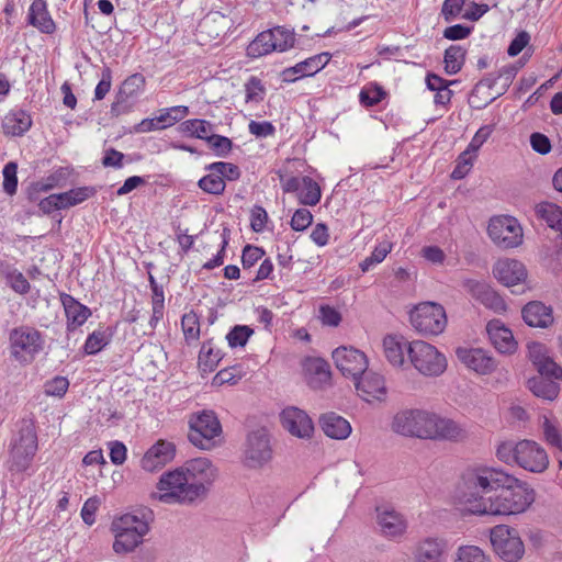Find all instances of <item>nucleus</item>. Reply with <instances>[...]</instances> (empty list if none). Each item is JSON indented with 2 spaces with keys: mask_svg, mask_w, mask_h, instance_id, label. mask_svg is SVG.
<instances>
[{
  "mask_svg": "<svg viewBox=\"0 0 562 562\" xmlns=\"http://www.w3.org/2000/svg\"><path fill=\"white\" fill-rule=\"evenodd\" d=\"M217 475V468L210 459L194 458L164 472L151 497L167 505H192L206 497Z\"/></svg>",
  "mask_w": 562,
  "mask_h": 562,
  "instance_id": "nucleus-1",
  "label": "nucleus"
},
{
  "mask_svg": "<svg viewBox=\"0 0 562 562\" xmlns=\"http://www.w3.org/2000/svg\"><path fill=\"white\" fill-rule=\"evenodd\" d=\"M391 428L401 436L419 439L457 441L465 437V430L454 420L424 409L397 412Z\"/></svg>",
  "mask_w": 562,
  "mask_h": 562,
  "instance_id": "nucleus-2",
  "label": "nucleus"
},
{
  "mask_svg": "<svg viewBox=\"0 0 562 562\" xmlns=\"http://www.w3.org/2000/svg\"><path fill=\"white\" fill-rule=\"evenodd\" d=\"M508 473L501 468L475 464L467 468L458 487V501L471 514L477 515L476 510L482 509L487 496L498 486L508 481Z\"/></svg>",
  "mask_w": 562,
  "mask_h": 562,
  "instance_id": "nucleus-3",
  "label": "nucleus"
},
{
  "mask_svg": "<svg viewBox=\"0 0 562 562\" xmlns=\"http://www.w3.org/2000/svg\"><path fill=\"white\" fill-rule=\"evenodd\" d=\"M508 481L498 484L495 493L487 496L479 516H512L525 513L535 502L536 493L527 483L508 474Z\"/></svg>",
  "mask_w": 562,
  "mask_h": 562,
  "instance_id": "nucleus-4",
  "label": "nucleus"
},
{
  "mask_svg": "<svg viewBox=\"0 0 562 562\" xmlns=\"http://www.w3.org/2000/svg\"><path fill=\"white\" fill-rule=\"evenodd\" d=\"M528 357L539 372V376L528 380L529 390L543 400L553 401L560 393L559 382L562 381V367L550 356L548 348L541 342L528 344Z\"/></svg>",
  "mask_w": 562,
  "mask_h": 562,
  "instance_id": "nucleus-5",
  "label": "nucleus"
},
{
  "mask_svg": "<svg viewBox=\"0 0 562 562\" xmlns=\"http://www.w3.org/2000/svg\"><path fill=\"white\" fill-rule=\"evenodd\" d=\"M496 457L507 465H517L531 473H542L549 467V456L537 441L522 439L507 440L496 447Z\"/></svg>",
  "mask_w": 562,
  "mask_h": 562,
  "instance_id": "nucleus-6",
  "label": "nucleus"
},
{
  "mask_svg": "<svg viewBox=\"0 0 562 562\" xmlns=\"http://www.w3.org/2000/svg\"><path fill=\"white\" fill-rule=\"evenodd\" d=\"M149 516L146 514H124L112 521L114 535L113 550L123 554L133 552L143 543L149 531Z\"/></svg>",
  "mask_w": 562,
  "mask_h": 562,
  "instance_id": "nucleus-7",
  "label": "nucleus"
},
{
  "mask_svg": "<svg viewBox=\"0 0 562 562\" xmlns=\"http://www.w3.org/2000/svg\"><path fill=\"white\" fill-rule=\"evenodd\" d=\"M37 451V435L32 423L25 422L11 443L10 457L7 462L12 473L25 472L32 464Z\"/></svg>",
  "mask_w": 562,
  "mask_h": 562,
  "instance_id": "nucleus-8",
  "label": "nucleus"
},
{
  "mask_svg": "<svg viewBox=\"0 0 562 562\" xmlns=\"http://www.w3.org/2000/svg\"><path fill=\"white\" fill-rule=\"evenodd\" d=\"M190 442L199 449L210 450L214 448L222 434L218 418L212 411H202L192 414L189 419Z\"/></svg>",
  "mask_w": 562,
  "mask_h": 562,
  "instance_id": "nucleus-9",
  "label": "nucleus"
},
{
  "mask_svg": "<svg viewBox=\"0 0 562 562\" xmlns=\"http://www.w3.org/2000/svg\"><path fill=\"white\" fill-rule=\"evenodd\" d=\"M408 357L413 367L424 376L436 378L447 369L445 355L424 340L409 344Z\"/></svg>",
  "mask_w": 562,
  "mask_h": 562,
  "instance_id": "nucleus-10",
  "label": "nucleus"
},
{
  "mask_svg": "<svg viewBox=\"0 0 562 562\" xmlns=\"http://www.w3.org/2000/svg\"><path fill=\"white\" fill-rule=\"evenodd\" d=\"M10 355L21 364H30L44 348L42 334L29 326L11 330L9 336Z\"/></svg>",
  "mask_w": 562,
  "mask_h": 562,
  "instance_id": "nucleus-11",
  "label": "nucleus"
},
{
  "mask_svg": "<svg viewBox=\"0 0 562 562\" xmlns=\"http://www.w3.org/2000/svg\"><path fill=\"white\" fill-rule=\"evenodd\" d=\"M490 540L495 553L505 562H519L525 554V544L517 529L497 525L491 529Z\"/></svg>",
  "mask_w": 562,
  "mask_h": 562,
  "instance_id": "nucleus-12",
  "label": "nucleus"
},
{
  "mask_svg": "<svg viewBox=\"0 0 562 562\" xmlns=\"http://www.w3.org/2000/svg\"><path fill=\"white\" fill-rule=\"evenodd\" d=\"M411 324L422 335L437 336L447 326L445 308L434 302H423L411 312Z\"/></svg>",
  "mask_w": 562,
  "mask_h": 562,
  "instance_id": "nucleus-13",
  "label": "nucleus"
},
{
  "mask_svg": "<svg viewBox=\"0 0 562 562\" xmlns=\"http://www.w3.org/2000/svg\"><path fill=\"white\" fill-rule=\"evenodd\" d=\"M487 233L492 241L504 249L518 247L522 243V228L512 216H495L491 218Z\"/></svg>",
  "mask_w": 562,
  "mask_h": 562,
  "instance_id": "nucleus-14",
  "label": "nucleus"
},
{
  "mask_svg": "<svg viewBox=\"0 0 562 562\" xmlns=\"http://www.w3.org/2000/svg\"><path fill=\"white\" fill-rule=\"evenodd\" d=\"M375 525L379 533L389 540H401L408 529L406 516L389 505L375 508Z\"/></svg>",
  "mask_w": 562,
  "mask_h": 562,
  "instance_id": "nucleus-15",
  "label": "nucleus"
},
{
  "mask_svg": "<svg viewBox=\"0 0 562 562\" xmlns=\"http://www.w3.org/2000/svg\"><path fill=\"white\" fill-rule=\"evenodd\" d=\"M336 368L352 381L368 371L369 360L366 353L350 346H340L333 351Z\"/></svg>",
  "mask_w": 562,
  "mask_h": 562,
  "instance_id": "nucleus-16",
  "label": "nucleus"
},
{
  "mask_svg": "<svg viewBox=\"0 0 562 562\" xmlns=\"http://www.w3.org/2000/svg\"><path fill=\"white\" fill-rule=\"evenodd\" d=\"M245 462L250 468H259L271 460L272 449L268 434L265 429H258L249 434L245 450Z\"/></svg>",
  "mask_w": 562,
  "mask_h": 562,
  "instance_id": "nucleus-17",
  "label": "nucleus"
},
{
  "mask_svg": "<svg viewBox=\"0 0 562 562\" xmlns=\"http://www.w3.org/2000/svg\"><path fill=\"white\" fill-rule=\"evenodd\" d=\"M280 422L282 427L296 438L310 439L314 434L312 418L299 407H285L280 414Z\"/></svg>",
  "mask_w": 562,
  "mask_h": 562,
  "instance_id": "nucleus-18",
  "label": "nucleus"
},
{
  "mask_svg": "<svg viewBox=\"0 0 562 562\" xmlns=\"http://www.w3.org/2000/svg\"><path fill=\"white\" fill-rule=\"evenodd\" d=\"M456 356L462 364L477 374H491L497 368L496 360L482 348L459 347Z\"/></svg>",
  "mask_w": 562,
  "mask_h": 562,
  "instance_id": "nucleus-19",
  "label": "nucleus"
},
{
  "mask_svg": "<svg viewBox=\"0 0 562 562\" xmlns=\"http://www.w3.org/2000/svg\"><path fill=\"white\" fill-rule=\"evenodd\" d=\"M330 57L329 53H321L297 63L293 67L285 68L281 72L282 81L291 83L301 78L314 76L329 63Z\"/></svg>",
  "mask_w": 562,
  "mask_h": 562,
  "instance_id": "nucleus-20",
  "label": "nucleus"
},
{
  "mask_svg": "<svg viewBox=\"0 0 562 562\" xmlns=\"http://www.w3.org/2000/svg\"><path fill=\"white\" fill-rule=\"evenodd\" d=\"M359 396L366 402L384 401L387 394L384 378L373 371H366L353 381Z\"/></svg>",
  "mask_w": 562,
  "mask_h": 562,
  "instance_id": "nucleus-21",
  "label": "nucleus"
},
{
  "mask_svg": "<svg viewBox=\"0 0 562 562\" xmlns=\"http://www.w3.org/2000/svg\"><path fill=\"white\" fill-rule=\"evenodd\" d=\"M176 456V447L167 440H158L144 454L140 461L142 468L147 472H154L171 462Z\"/></svg>",
  "mask_w": 562,
  "mask_h": 562,
  "instance_id": "nucleus-22",
  "label": "nucleus"
},
{
  "mask_svg": "<svg viewBox=\"0 0 562 562\" xmlns=\"http://www.w3.org/2000/svg\"><path fill=\"white\" fill-rule=\"evenodd\" d=\"M494 277L506 286H514L525 282L527 269L516 259H499L493 267Z\"/></svg>",
  "mask_w": 562,
  "mask_h": 562,
  "instance_id": "nucleus-23",
  "label": "nucleus"
},
{
  "mask_svg": "<svg viewBox=\"0 0 562 562\" xmlns=\"http://www.w3.org/2000/svg\"><path fill=\"white\" fill-rule=\"evenodd\" d=\"M447 542L441 538L427 537L414 550L415 562H446Z\"/></svg>",
  "mask_w": 562,
  "mask_h": 562,
  "instance_id": "nucleus-24",
  "label": "nucleus"
},
{
  "mask_svg": "<svg viewBox=\"0 0 562 562\" xmlns=\"http://www.w3.org/2000/svg\"><path fill=\"white\" fill-rule=\"evenodd\" d=\"M490 340L496 350L504 355H512L517 350V341L509 328L501 321L493 319L486 325Z\"/></svg>",
  "mask_w": 562,
  "mask_h": 562,
  "instance_id": "nucleus-25",
  "label": "nucleus"
},
{
  "mask_svg": "<svg viewBox=\"0 0 562 562\" xmlns=\"http://www.w3.org/2000/svg\"><path fill=\"white\" fill-rule=\"evenodd\" d=\"M26 21L43 34H53L56 24L48 11L46 0H34L27 11Z\"/></svg>",
  "mask_w": 562,
  "mask_h": 562,
  "instance_id": "nucleus-26",
  "label": "nucleus"
},
{
  "mask_svg": "<svg viewBox=\"0 0 562 562\" xmlns=\"http://www.w3.org/2000/svg\"><path fill=\"white\" fill-rule=\"evenodd\" d=\"M521 316L530 327L548 328L554 321L551 306L540 301L527 303L521 310Z\"/></svg>",
  "mask_w": 562,
  "mask_h": 562,
  "instance_id": "nucleus-27",
  "label": "nucleus"
},
{
  "mask_svg": "<svg viewBox=\"0 0 562 562\" xmlns=\"http://www.w3.org/2000/svg\"><path fill=\"white\" fill-rule=\"evenodd\" d=\"M305 379L313 389H321L330 380V369L322 358H306L303 361Z\"/></svg>",
  "mask_w": 562,
  "mask_h": 562,
  "instance_id": "nucleus-28",
  "label": "nucleus"
},
{
  "mask_svg": "<svg viewBox=\"0 0 562 562\" xmlns=\"http://www.w3.org/2000/svg\"><path fill=\"white\" fill-rule=\"evenodd\" d=\"M319 426L327 437L336 440L347 439L352 430L350 423L334 412L323 414Z\"/></svg>",
  "mask_w": 562,
  "mask_h": 562,
  "instance_id": "nucleus-29",
  "label": "nucleus"
},
{
  "mask_svg": "<svg viewBox=\"0 0 562 562\" xmlns=\"http://www.w3.org/2000/svg\"><path fill=\"white\" fill-rule=\"evenodd\" d=\"M60 301L67 317L68 330H75L80 327L91 315L90 310L86 305L81 304L69 294H60Z\"/></svg>",
  "mask_w": 562,
  "mask_h": 562,
  "instance_id": "nucleus-30",
  "label": "nucleus"
},
{
  "mask_svg": "<svg viewBox=\"0 0 562 562\" xmlns=\"http://www.w3.org/2000/svg\"><path fill=\"white\" fill-rule=\"evenodd\" d=\"M32 117L22 109L11 110L2 121L3 133L9 136H23L32 126Z\"/></svg>",
  "mask_w": 562,
  "mask_h": 562,
  "instance_id": "nucleus-31",
  "label": "nucleus"
},
{
  "mask_svg": "<svg viewBox=\"0 0 562 562\" xmlns=\"http://www.w3.org/2000/svg\"><path fill=\"white\" fill-rule=\"evenodd\" d=\"M409 344L402 336L387 335L384 337V356L393 367H402L405 363V355H408Z\"/></svg>",
  "mask_w": 562,
  "mask_h": 562,
  "instance_id": "nucleus-32",
  "label": "nucleus"
},
{
  "mask_svg": "<svg viewBox=\"0 0 562 562\" xmlns=\"http://www.w3.org/2000/svg\"><path fill=\"white\" fill-rule=\"evenodd\" d=\"M536 215L553 229L562 231V207L552 202H541L535 206Z\"/></svg>",
  "mask_w": 562,
  "mask_h": 562,
  "instance_id": "nucleus-33",
  "label": "nucleus"
},
{
  "mask_svg": "<svg viewBox=\"0 0 562 562\" xmlns=\"http://www.w3.org/2000/svg\"><path fill=\"white\" fill-rule=\"evenodd\" d=\"M272 52H276V43L271 42L268 30L259 33L247 46V56L250 58H259Z\"/></svg>",
  "mask_w": 562,
  "mask_h": 562,
  "instance_id": "nucleus-34",
  "label": "nucleus"
},
{
  "mask_svg": "<svg viewBox=\"0 0 562 562\" xmlns=\"http://www.w3.org/2000/svg\"><path fill=\"white\" fill-rule=\"evenodd\" d=\"M467 50L460 45H451L445 52V71L448 75L458 74L465 61Z\"/></svg>",
  "mask_w": 562,
  "mask_h": 562,
  "instance_id": "nucleus-35",
  "label": "nucleus"
},
{
  "mask_svg": "<svg viewBox=\"0 0 562 562\" xmlns=\"http://www.w3.org/2000/svg\"><path fill=\"white\" fill-rule=\"evenodd\" d=\"M95 193L91 187H81L71 189L67 192L58 193L59 209H67L79 203H82Z\"/></svg>",
  "mask_w": 562,
  "mask_h": 562,
  "instance_id": "nucleus-36",
  "label": "nucleus"
},
{
  "mask_svg": "<svg viewBox=\"0 0 562 562\" xmlns=\"http://www.w3.org/2000/svg\"><path fill=\"white\" fill-rule=\"evenodd\" d=\"M296 162L299 160H290L277 171L281 188L285 193H299L302 187V178L295 177L291 169V166Z\"/></svg>",
  "mask_w": 562,
  "mask_h": 562,
  "instance_id": "nucleus-37",
  "label": "nucleus"
},
{
  "mask_svg": "<svg viewBox=\"0 0 562 562\" xmlns=\"http://www.w3.org/2000/svg\"><path fill=\"white\" fill-rule=\"evenodd\" d=\"M322 198V192L318 183L311 177L302 178V187L297 193V199L301 204L314 206Z\"/></svg>",
  "mask_w": 562,
  "mask_h": 562,
  "instance_id": "nucleus-38",
  "label": "nucleus"
},
{
  "mask_svg": "<svg viewBox=\"0 0 562 562\" xmlns=\"http://www.w3.org/2000/svg\"><path fill=\"white\" fill-rule=\"evenodd\" d=\"M212 130V124L209 121L199 119L187 120L179 125V131L182 134L205 140Z\"/></svg>",
  "mask_w": 562,
  "mask_h": 562,
  "instance_id": "nucleus-39",
  "label": "nucleus"
},
{
  "mask_svg": "<svg viewBox=\"0 0 562 562\" xmlns=\"http://www.w3.org/2000/svg\"><path fill=\"white\" fill-rule=\"evenodd\" d=\"M452 562H493L491 557L486 554L477 546H460L453 557Z\"/></svg>",
  "mask_w": 562,
  "mask_h": 562,
  "instance_id": "nucleus-40",
  "label": "nucleus"
},
{
  "mask_svg": "<svg viewBox=\"0 0 562 562\" xmlns=\"http://www.w3.org/2000/svg\"><path fill=\"white\" fill-rule=\"evenodd\" d=\"M189 114V108L186 105H176L161 109L157 115L161 130L170 127L182 121Z\"/></svg>",
  "mask_w": 562,
  "mask_h": 562,
  "instance_id": "nucleus-41",
  "label": "nucleus"
},
{
  "mask_svg": "<svg viewBox=\"0 0 562 562\" xmlns=\"http://www.w3.org/2000/svg\"><path fill=\"white\" fill-rule=\"evenodd\" d=\"M541 429L546 442L559 450H562V431L559 423L555 419L543 416Z\"/></svg>",
  "mask_w": 562,
  "mask_h": 562,
  "instance_id": "nucleus-42",
  "label": "nucleus"
},
{
  "mask_svg": "<svg viewBox=\"0 0 562 562\" xmlns=\"http://www.w3.org/2000/svg\"><path fill=\"white\" fill-rule=\"evenodd\" d=\"M268 31L271 35V42L276 43V52H285L294 46L295 35L293 31L283 26H276Z\"/></svg>",
  "mask_w": 562,
  "mask_h": 562,
  "instance_id": "nucleus-43",
  "label": "nucleus"
},
{
  "mask_svg": "<svg viewBox=\"0 0 562 562\" xmlns=\"http://www.w3.org/2000/svg\"><path fill=\"white\" fill-rule=\"evenodd\" d=\"M245 100L247 103L259 104L266 97V87L261 79L250 76L244 85Z\"/></svg>",
  "mask_w": 562,
  "mask_h": 562,
  "instance_id": "nucleus-44",
  "label": "nucleus"
},
{
  "mask_svg": "<svg viewBox=\"0 0 562 562\" xmlns=\"http://www.w3.org/2000/svg\"><path fill=\"white\" fill-rule=\"evenodd\" d=\"M111 339V334L105 329H98L91 333L83 345V351L87 355H95L101 351Z\"/></svg>",
  "mask_w": 562,
  "mask_h": 562,
  "instance_id": "nucleus-45",
  "label": "nucleus"
},
{
  "mask_svg": "<svg viewBox=\"0 0 562 562\" xmlns=\"http://www.w3.org/2000/svg\"><path fill=\"white\" fill-rule=\"evenodd\" d=\"M222 358L221 350L212 342H204L199 355V364L203 371H213Z\"/></svg>",
  "mask_w": 562,
  "mask_h": 562,
  "instance_id": "nucleus-46",
  "label": "nucleus"
},
{
  "mask_svg": "<svg viewBox=\"0 0 562 562\" xmlns=\"http://www.w3.org/2000/svg\"><path fill=\"white\" fill-rule=\"evenodd\" d=\"M384 89L376 82H371L362 88L359 94L360 103L366 106H373L385 97Z\"/></svg>",
  "mask_w": 562,
  "mask_h": 562,
  "instance_id": "nucleus-47",
  "label": "nucleus"
},
{
  "mask_svg": "<svg viewBox=\"0 0 562 562\" xmlns=\"http://www.w3.org/2000/svg\"><path fill=\"white\" fill-rule=\"evenodd\" d=\"M392 250V244L389 241L380 243L369 257L361 261L360 268L363 272L369 271L373 266L382 262Z\"/></svg>",
  "mask_w": 562,
  "mask_h": 562,
  "instance_id": "nucleus-48",
  "label": "nucleus"
},
{
  "mask_svg": "<svg viewBox=\"0 0 562 562\" xmlns=\"http://www.w3.org/2000/svg\"><path fill=\"white\" fill-rule=\"evenodd\" d=\"M181 327L188 342L195 341L200 337V322L198 315L191 311L181 318Z\"/></svg>",
  "mask_w": 562,
  "mask_h": 562,
  "instance_id": "nucleus-49",
  "label": "nucleus"
},
{
  "mask_svg": "<svg viewBox=\"0 0 562 562\" xmlns=\"http://www.w3.org/2000/svg\"><path fill=\"white\" fill-rule=\"evenodd\" d=\"M199 187L206 193L217 195L224 192L225 181L221 178V175L211 171L199 180Z\"/></svg>",
  "mask_w": 562,
  "mask_h": 562,
  "instance_id": "nucleus-50",
  "label": "nucleus"
},
{
  "mask_svg": "<svg viewBox=\"0 0 562 562\" xmlns=\"http://www.w3.org/2000/svg\"><path fill=\"white\" fill-rule=\"evenodd\" d=\"M144 76L140 74H134L125 79L121 87L120 94L125 95L126 98L135 97L144 90Z\"/></svg>",
  "mask_w": 562,
  "mask_h": 562,
  "instance_id": "nucleus-51",
  "label": "nucleus"
},
{
  "mask_svg": "<svg viewBox=\"0 0 562 562\" xmlns=\"http://www.w3.org/2000/svg\"><path fill=\"white\" fill-rule=\"evenodd\" d=\"M251 334L252 329L248 326L237 325L227 334L226 339L232 348L244 347Z\"/></svg>",
  "mask_w": 562,
  "mask_h": 562,
  "instance_id": "nucleus-52",
  "label": "nucleus"
},
{
  "mask_svg": "<svg viewBox=\"0 0 562 562\" xmlns=\"http://www.w3.org/2000/svg\"><path fill=\"white\" fill-rule=\"evenodd\" d=\"M461 286L477 301H480L491 288L485 281L474 278H463L461 280Z\"/></svg>",
  "mask_w": 562,
  "mask_h": 562,
  "instance_id": "nucleus-53",
  "label": "nucleus"
},
{
  "mask_svg": "<svg viewBox=\"0 0 562 562\" xmlns=\"http://www.w3.org/2000/svg\"><path fill=\"white\" fill-rule=\"evenodd\" d=\"M18 165L13 161L8 162L2 170L3 175V190L9 195H13L18 188L16 177Z\"/></svg>",
  "mask_w": 562,
  "mask_h": 562,
  "instance_id": "nucleus-54",
  "label": "nucleus"
},
{
  "mask_svg": "<svg viewBox=\"0 0 562 562\" xmlns=\"http://www.w3.org/2000/svg\"><path fill=\"white\" fill-rule=\"evenodd\" d=\"M473 155L465 149L458 158L457 166L454 167L451 177L456 180L464 178L473 166Z\"/></svg>",
  "mask_w": 562,
  "mask_h": 562,
  "instance_id": "nucleus-55",
  "label": "nucleus"
},
{
  "mask_svg": "<svg viewBox=\"0 0 562 562\" xmlns=\"http://www.w3.org/2000/svg\"><path fill=\"white\" fill-rule=\"evenodd\" d=\"M210 171L221 175V178L229 181L236 180L240 176L239 168L231 162L218 161L209 166Z\"/></svg>",
  "mask_w": 562,
  "mask_h": 562,
  "instance_id": "nucleus-56",
  "label": "nucleus"
},
{
  "mask_svg": "<svg viewBox=\"0 0 562 562\" xmlns=\"http://www.w3.org/2000/svg\"><path fill=\"white\" fill-rule=\"evenodd\" d=\"M480 302L486 307L493 310L496 313H503L506 311V303L503 297L490 288L482 296Z\"/></svg>",
  "mask_w": 562,
  "mask_h": 562,
  "instance_id": "nucleus-57",
  "label": "nucleus"
},
{
  "mask_svg": "<svg viewBox=\"0 0 562 562\" xmlns=\"http://www.w3.org/2000/svg\"><path fill=\"white\" fill-rule=\"evenodd\" d=\"M206 142L217 156H226L233 145L228 137L216 134H210Z\"/></svg>",
  "mask_w": 562,
  "mask_h": 562,
  "instance_id": "nucleus-58",
  "label": "nucleus"
},
{
  "mask_svg": "<svg viewBox=\"0 0 562 562\" xmlns=\"http://www.w3.org/2000/svg\"><path fill=\"white\" fill-rule=\"evenodd\" d=\"M69 387V382L65 376H55L45 383V394L49 396L61 397Z\"/></svg>",
  "mask_w": 562,
  "mask_h": 562,
  "instance_id": "nucleus-59",
  "label": "nucleus"
},
{
  "mask_svg": "<svg viewBox=\"0 0 562 562\" xmlns=\"http://www.w3.org/2000/svg\"><path fill=\"white\" fill-rule=\"evenodd\" d=\"M313 222L312 213L306 209H299L291 218V228L296 232L305 231Z\"/></svg>",
  "mask_w": 562,
  "mask_h": 562,
  "instance_id": "nucleus-60",
  "label": "nucleus"
},
{
  "mask_svg": "<svg viewBox=\"0 0 562 562\" xmlns=\"http://www.w3.org/2000/svg\"><path fill=\"white\" fill-rule=\"evenodd\" d=\"M101 505V499L98 496L88 498L81 508V518L88 525L92 526L95 522V513Z\"/></svg>",
  "mask_w": 562,
  "mask_h": 562,
  "instance_id": "nucleus-61",
  "label": "nucleus"
},
{
  "mask_svg": "<svg viewBox=\"0 0 562 562\" xmlns=\"http://www.w3.org/2000/svg\"><path fill=\"white\" fill-rule=\"evenodd\" d=\"M265 255L262 248L247 245L241 255V263L245 269L251 268L257 261H259Z\"/></svg>",
  "mask_w": 562,
  "mask_h": 562,
  "instance_id": "nucleus-62",
  "label": "nucleus"
},
{
  "mask_svg": "<svg viewBox=\"0 0 562 562\" xmlns=\"http://www.w3.org/2000/svg\"><path fill=\"white\" fill-rule=\"evenodd\" d=\"M248 130L251 135L260 138L272 136L276 132V127L268 121H250Z\"/></svg>",
  "mask_w": 562,
  "mask_h": 562,
  "instance_id": "nucleus-63",
  "label": "nucleus"
},
{
  "mask_svg": "<svg viewBox=\"0 0 562 562\" xmlns=\"http://www.w3.org/2000/svg\"><path fill=\"white\" fill-rule=\"evenodd\" d=\"M493 133V126L491 125H484L482 126L473 136L472 140L470 142L468 146V150L471 151L473 155L476 154L479 148L487 140V138Z\"/></svg>",
  "mask_w": 562,
  "mask_h": 562,
  "instance_id": "nucleus-64",
  "label": "nucleus"
}]
</instances>
